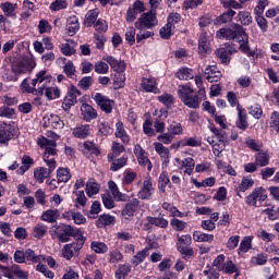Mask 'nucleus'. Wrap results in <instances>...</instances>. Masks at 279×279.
<instances>
[{
    "label": "nucleus",
    "instance_id": "nucleus-1",
    "mask_svg": "<svg viewBox=\"0 0 279 279\" xmlns=\"http://www.w3.org/2000/svg\"><path fill=\"white\" fill-rule=\"evenodd\" d=\"M219 40H235L240 45L239 49L246 56H254V51L250 48V35L240 24H233L231 27L220 28L216 33Z\"/></svg>",
    "mask_w": 279,
    "mask_h": 279
},
{
    "label": "nucleus",
    "instance_id": "nucleus-2",
    "mask_svg": "<svg viewBox=\"0 0 279 279\" xmlns=\"http://www.w3.org/2000/svg\"><path fill=\"white\" fill-rule=\"evenodd\" d=\"M179 99L187 106V108L197 109L199 108V104H202V98L198 95H194L195 90L191 88L187 84L179 85L177 89Z\"/></svg>",
    "mask_w": 279,
    "mask_h": 279
},
{
    "label": "nucleus",
    "instance_id": "nucleus-3",
    "mask_svg": "<svg viewBox=\"0 0 279 279\" xmlns=\"http://www.w3.org/2000/svg\"><path fill=\"white\" fill-rule=\"evenodd\" d=\"M209 129L214 136L207 137V143L211 145L214 155L219 157L221 156V151L226 149V141H228V135L226 134V131L219 130L215 125H211Z\"/></svg>",
    "mask_w": 279,
    "mask_h": 279
},
{
    "label": "nucleus",
    "instance_id": "nucleus-4",
    "mask_svg": "<svg viewBox=\"0 0 279 279\" xmlns=\"http://www.w3.org/2000/svg\"><path fill=\"white\" fill-rule=\"evenodd\" d=\"M71 236L77 241V239H86L84 233L78 228H74L71 225H60L57 232V239L60 243H69Z\"/></svg>",
    "mask_w": 279,
    "mask_h": 279
},
{
    "label": "nucleus",
    "instance_id": "nucleus-5",
    "mask_svg": "<svg viewBox=\"0 0 279 279\" xmlns=\"http://www.w3.org/2000/svg\"><path fill=\"white\" fill-rule=\"evenodd\" d=\"M137 186L138 199H145L147 202H149V199H153L154 194L156 193V186H154V180H151V177L147 175L144 178V180H140L137 182Z\"/></svg>",
    "mask_w": 279,
    "mask_h": 279
},
{
    "label": "nucleus",
    "instance_id": "nucleus-6",
    "mask_svg": "<svg viewBox=\"0 0 279 279\" xmlns=\"http://www.w3.org/2000/svg\"><path fill=\"white\" fill-rule=\"evenodd\" d=\"M37 94L45 95V97L51 101L53 99H60L61 92L58 86H53V77L50 75L48 78H46V82L41 85V88L37 89Z\"/></svg>",
    "mask_w": 279,
    "mask_h": 279
},
{
    "label": "nucleus",
    "instance_id": "nucleus-7",
    "mask_svg": "<svg viewBox=\"0 0 279 279\" xmlns=\"http://www.w3.org/2000/svg\"><path fill=\"white\" fill-rule=\"evenodd\" d=\"M156 25H158V17H156V13L153 11L143 13L135 22L136 29H154Z\"/></svg>",
    "mask_w": 279,
    "mask_h": 279
},
{
    "label": "nucleus",
    "instance_id": "nucleus-8",
    "mask_svg": "<svg viewBox=\"0 0 279 279\" xmlns=\"http://www.w3.org/2000/svg\"><path fill=\"white\" fill-rule=\"evenodd\" d=\"M193 243V238L191 234L180 235L178 236L177 250L184 256V258H192L195 252L191 247Z\"/></svg>",
    "mask_w": 279,
    "mask_h": 279
},
{
    "label": "nucleus",
    "instance_id": "nucleus-9",
    "mask_svg": "<svg viewBox=\"0 0 279 279\" xmlns=\"http://www.w3.org/2000/svg\"><path fill=\"white\" fill-rule=\"evenodd\" d=\"M85 243L86 238L76 239L74 242L63 245L61 250L62 257L65 258V260H71L75 254H80V251L84 247Z\"/></svg>",
    "mask_w": 279,
    "mask_h": 279
},
{
    "label": "nucleus",
    "instance_id": "nucleus-10",
    "mask_svg": "<svg viewBox=\"0 0 279 279\" xmlns=\"http://www.w3.org/2000/svg\"><path fill=\"white\" fill-rule=\"evenodd\" d=\"M36 68V62L33 60H24L20 61L12 66L13 73H15L14 77H11L12 82H16L19 80V75H25V73H32L34 69Z\"/></svg>",
    "mask_w": 279,
    "mask_h": 279
},
{
    "label": "nucleus",
    "instance_id": "nucleus-11",
    "mask_svg": "<svg viewBox=\"0 0 279 279\" xmlns=\"http://www.w3.org/2000/svg\"><path fill=\"white\" fill-rule=\"evenodd\" d=\"M37 145L45 149L43 158H53V156H58V144L56 140H48L45 136H40L37 138Z\"/></svg>",
    "mask_w": 279,
    "mask_h": 279
},
{
    "label": "nucleus",
    "instance_id": "nucleus-12",
    "mask_svg": "<svg viewBox=\"0 0 279 279\" xmlns=\"http://www.w3.org/2000/svg\"><path fill=\"white\" fill-rule=\"evenodd\" d=\"M265 199H267V190H265L263 186H259L255 187L252 193L246 196V204L247 206L258 208V206H260Z\"/></svg>",
    "mask_w": 279,
    "mask_h": 279
},
{
    "label": "nucleus",
    "instance_id": "nucleus-13",
    "mask_svg": "<svg viewBox=\"0 0 279 279\" xmlns=\"http://www.w3.org/2000/svg\"><path fill=\"white\" fill-rule=\"evenodd\" d=\"M77 97H82V92H80V89H77V87H75L74 85L70 86V89L62 102V108L65 112H69V110H71V107L77 104Z\"/></svg>",
    "mask_w": 279,
    "mask_h": 279
},
{
    "label": "nucleus",
    "instance_id": "nucleus-14",
    "mask_svg": "<svg viewBox=\"0 0 279 279\" xmlns=\"http://www.w3.org/2000/svg\"><path fill=\"white\" fill-rule=\"evenodd\" d=\"M93 99L102 110V112H106L107 114H110V112H112L114 101L108 98V96H104L101 93H96L93 95Z\"/></svg>",
    "mask_w": 279,
    "mask_h": 279
},
{
    "label": "nucleus",
    "instance_id": "nucleus-15",
    "mask_svg": "<svg viewBox=\"0 0 279 279\" xmlns=\"http://www.w3.org/2000/svg\"><path fill=\"white\" fill-rule=\"evenodd\" d=\"M142 12H145V4L141 0H136L126 11V23H134Z\"/></svg>",
    "mask_w": 279,
    "mask_h": 279
},
{
    "label": "nucleus",
    "instance_id": "nucleus-16",
    "mask_svg": "<svg viewBox=\"0 0 279 279\" xmlns=\"http://www.w3.org/2000/svg\"><path fill=\"white\" fill-rule=\"evenodd\" d=\"M134 154L137 158V162L141 167H146L149 171H151V161H149V157L147 151L143 149V147L138 144L134 146Z\"/></svg>",
    "mask_w": 279,
    "mask_h": 279
},
{
    "label": "nucleus",
    "instance_id": "nucleus-17",
    "mask_svg": "<svg viewBox=\"0 0 279 279\" xmlns=\"http://www.w3.org/2000/svg\"><path fill=\"white\" fill-rule=\"evenodd\" d=\"M45 128H53L54 130H62L64 128V121L60 119V116L49 113L44 117Z\"/></svg>",
    "mask_w": 279,
    "mask_h": 279
},
{
    "label": "nucleus",
    "instance_id": "nucleus-18",
    "mask_svg": "<svg viewBox=\"0 0 279 279\" xmlns=\"http://www.w3.org/2000/svg\"><path fill=\"white\" fill-rule=\"evenodd\" d=\"M213 40L211 36H208V33H202L198 39V53L201 56H206L213 50L210 49V43Z\"/></svg>",
    "mask_w": 279,
    "mask_h": 279
},
{
    "label": "nucleus",
    "instance_id": "nucleus-19",
    "mask_svg": "<svg viewBox=\"0 0 279 279\" xmlns=\"http://www.w3.org/2000/svg\"><path fill=\"white\" fill-rule=\"evenodd\" d=\"M141 86L145 93H154L155 95H158L160 93V89L158 88V81L156 77H143L141 82Z\"/></svg>",
    "mask_w": 279,
    "mask_h": 279
},
{
    "label": "nucleus",
    "instance_id": "nucleus-20",
    "mask_svg": "<svg viewBox=\"0 0 279 279\" xmlns=\"http://www.w3.org/2000/svg\"><path fill=\"white\" fill-rule=\"evenodd\" d=\"M0 10H2L4 16L8 19L16 20L19 14V4L7 1L0 4Z\"/></svg>",
    "mask_w": 279,
    "mask_h": 279
},
{
    "label": "nucleus",
    "instance_id": "nucleus-21",
    "mask_svg": "<svg viewBox=\"0 0 279 279\" xmlns=\"http://www.w3.org/2000/svg\"><path fill=\"white\" fill-rule=\"evenodd\" d=\"M175 162L179 163L180 169H184V175H193V171L195 170V159L191 157L184 159L177 158Z\"/></svg>",
    "mask_w": 279,
    "mask_h": 279
},
{
    "label": "nucleus",
    "instance_id": "nucleus-22",
    "mask_svg": "<svg viewBox=\"0 0 279 279\" xmlns=\"http://www.w3.org/2000/svg\"><path fill=\"white\" fill-rule=\"evenodd\" d=\"M102 60L107 62L113 69V71H117V73H124L125 72V61L117 60L114 57L107 54L102 57Z\"/></svg>",
    "mask_w": 279,
    "mask_h": 279
},
{
    "label": "nucleus",
    "instance_id": "nucleus-23",
    "mask_svg": "<svg viewBox=\"0 0 279 279\" xmlns=\"http://www.w3.org/2000/svg\"><path fill=\"white\" fill-rule=\"evenodd\" d=\"M78 147L82 154H84V156H87V158L90 156H99V154H101L97 145H95V143L93 142H84L80 144Z\"/></svg>",
    "mask_w": 279,
    "mask_h": 279
},
{
    "label": "nucleus",
    "instance_id": "nucleus-24",
    "mask_svg": "<svg viewBox=\"0 0 279 279\" xmlns=\"http://www.w3.org/2000/svg\"><path fill=\"white\" fill-rule=\"evenodd\" d=\"M93 133V128L90 124H78L72 130V134L75 138H88V136Z\"/></svg>",
    "mask_w": 279,
    "mask_h": 279
},
{
    "label": "nucleus",
    "instance_id": "nucleus-25",
    "mask_svg": "<svg viewBox=\"0 0 279 279\" xmlns=\"http://www.w3.org/2000/svg\"><path fill=\"white\" fill-rule=\"evenodd\" d=\"M205 77L210 84H213L215 82H219V80L222 77V74L221 71L217 69V65H209L205 69Z\"/></svg>",
    "mask_w": 279,
    "mask_h": 279
},
{
    "label": "nucleus",
    "instance_id": "nucleus-26",
    "mask_svg": "<svg viewBox=\"0 0 279 279\" xmlns=\"http://www.w3.org/2000/svg\"><path fill=\"white\" fill-rule=\"evenodd\" d=\"M81 114L84 121H86L87 123H90L93 119L97 117V110H95V108H93V106L88 104H83L81 106Z\"/></svg>",
    "mask_w": 279,
    "mask_h": 279
},
{
    "label": "nucleus",
    "instance_id": "nucleus-27",
    "mask_svg": "<svg viewBox=\"0 0 279 279\" xmlns=\"http://www.w3.org/2000/svg\"><path fill=\"white\" fill-rule=\"evenodd\" d=\"M108 186H109V190L111 191L113 198L117 202H130V196L121 193V191H119V186H117V183H114V181H109Z\"/></svg>",
    "mask_w": 279,
    "mask_h": 279
},
{
    "label": "nucleus",
    "instance_id": "nucleus-28",
    "mask_svg": "<svg viewBox=\"0 0 279 279\" xmlns=\"http://www.w3.org/2000/svg\"><path fill=\"white\" fill-rule=\"evenodd\" d=\"M236 111H238V120L235 122L236 128L243 131L247 130V128H250V124L247 123V113L245 112V109L238 106Z\"/></svg>",
    "mask_w": 279,
    "mask_h": 279
},
{
    "label": "nucleus",
    "instance_id": "nucleus-29",
    "mask_svg": "<svg viewBox=\"0 0 279 279\" xmlns=\"http://www.w3.org/2000/svg\"><path fill=\"white\" fill-rule=\"evenodd\" d=\"M66 32L69 36H75L80 32V19L75 15L68 17L66 20Z\"/></svg>",
    "mask_w": 279,
    "mask_h": 279
},
{
    "label": "nucleus",
    "instance_id": "nucleus-30",
    "mask_svg": "<svg viewBox=\"0 0 279 279\" xmlns=\"http://www.w3.org/2000/svg\"><path fill=\"white\" fill-rule=\"evenodd\" d=\"M12 125L2 122L0 123V143H8V141H12Z\"/></svg>",
    "mask_w": 279,
    "mask_h": 279
},
{
    "label": "nucleus",
    "instance_id": "nucleus-31",
    "mask_svg": "<svg viewBox=\"0 0 279 279\" xmlns=\"http://www.w3.org/2000/svg\"><path fill=\"white\" fill-rule=\"evenodd\" d=\"M49 76L50 75H47V71L45 70H41L39 73L36 74V78L32 80L31 82V86L34 93H36V84H38V90H40V88L43 87V84L45 86V83L47 82Z\"/></svg>",
    "mask_w": 279,
    "mask_h": 279
},
{
    "label": "nucleus",
    "instance_id": "nucleus-32",
    "mask_svg": "<svg viewBox=\"0 0 279 279\" xmlns=\"http://www.w3.org/2000/svg\"><path fill=\"white\" fill-rule=\"evenodd\" d=\"M116 137L120 138L122 143H124V145H128L130 143V135L125 131V126L121 121L116 123Z\"/></svg>",
    "mask_w": 279,
    "mask_h": 279
},
{
    "label": "nucleus",
    "instance_id": "nucleus-33",
    "mask_svg": "<svg viewBox=\"0 0 279 279\" xmlns=\"http://www.w3.org/2000/svg\"><path fill=\"white\" fill-rule=\"evenodd\" d=\"M98 17H99V9L89 10L85 14L84 25L86 27H93V25H95L97 23Z\"/></svg>",
    "mask_w": 279,
    "mask_h": 279
},
{
    "label": "nucleus",
    "instance_id": "nucleus-34",
    "mask_svg": "<svg viewBox=\"0 0 279 279\" xmlns=\"http://www.w3.org/2000/svg\"><path fill=\"white\" fill-rule=\"evenodd\" d=\"M193 240L196 243H213L215 241V235L204 233L202 231H194L193 232Z\"/></svg>",
    "mask_w": 279,
    "mask_h": 279
},
{
    "label": "nucleus",
    "instance_id": "nucleus-35",
    "mask_svg": "<svg viewBox=\"0 0 279 279\" xmlns=\"http://www.w3.org/2000/svg\"><path fill=\"white\" fill-rule=\"evenodd\" d=\"M154 146L155 151L160 156L165 165H169V148L165 147V145H162L160 142H155Z\"/></svg>",
    "mask_w": 279,
    "mask_h": 279
},
{
    "label": "nucleus",
    "instance_id": "nucleus-36",
    "mask_svg": "<svg viewBox=\"0 0 279 279\" xmlns=\"http://www.w3.org/2000/svg\"><path fill=\"white\" fill-rule=\"evenodd\" d=\"M25 258L26 263H38L39 265V263H43L45 260V255L38 254L32 248H27L25 251Z\"/></svg>",
    "mask_w": 279,
    "mask_h": 279
},
{
    "label": "nucleus",
    "instance_id": "nucleus-37",
    "mask_svg": "<svg viewBox=\"0 0 279 279\" xmlns=\"http://www.w3.org/2000/svg\"><path fill=\"white\" fill-rule=\"evenodd\" d=\"M60 217V211L58 209H47L41 215V221H46L47 223H56Z\"/></svg>",
    "mask_w": 279,
    "mask_h": 279
},
{
    "label": "nucleus",
    "instance_id": "nucleus-38",
    "mask_svg": "<svg viewBox=\"0 0 279 279\" xmlns=\"http://www.w3.org/2000/svg\"><path fill=\"white\" fill-rule=\"evenodd\" d=\"M114 216L108 214L100 215L96 220L97 228H106V226H114Z\"/></svg>",
    "mask_w": 279,
    "mask_h": 279
},
{
    "label": "nucleus",
    "instance_id": "nucleus-39",
    "mask_svg": "<svg viewBox=\"0 0 279 279\" xmlns=\"http://www.w3.org/2000/svg\"><path fill=\"white\" fill-rule=\"evenodd\" d=\"M49 175H51V172L45 167H39L34 170V178L39 184H43Z\"/></svg>",
    "mask_w": 279,
    "mask_h": 279
},
{
    "label": "nucleus",
    "instance_id": "nucleus-40",
    "mask_svg": "<svg viewBox=\"0 0 279 279\" xmlns=\"http://www.w3.org/2000/svg\"><path fill=\"white\" fill-rule=\"evenodd\" d=\"M252 241H254V236L247 235L242 239L240 242V246L238 248V254H247L250 252V248L252 247Z\"/></svg>",
    "mask_w": 279,
    "mask_h": 279
},
{
    "label": "nucleus",
    "instance_id": "nucleus-41",
    "mask_svg": "<svg viewBox=\"0 0 279 279\" xmlns=\"http://www.w3.org/2000/svg\"><path fill=\"white\" fill-rule=\"evenodd\" d=\"M169 184H171L169 173L167 171H162L158 179V189L160 193H167V186H169Z\"/></svg>",
    "mask_w": 279,
    "mask_h": 279
},
{
    "label": "nucleus",
    "instance_id": "nucleus-42",
    "mask_svg": "<svg viewBox=\"0 0 279 279\" xmlns=\"http://www.w3.org/2000/svg\"><path fill=\"white\" fill-rule=\"evenodd\" d=\"M90 250L94 254H108V244L101 241H93L90 243Z\"/></svg>",
    "mask_w": 279,
    "mask_h": 279
},
{
    "label": "nucleus",
    "instance_id": "nucleus-43",
    "mask_svg": "<svg viewBox=\"0 0 279 279\" xmlns=\"http://www.w3.org/2000/svg\"><path fill=\"white\" fill-rule=\"evenodd\" d=\"M34 165V160L28 155H24L22 157V166L17 169L19 175H24L26 171H29L32 166Z\"/></svg>",
    "mask_w": 279,
    "mask_h": 279
},
{
    "label": "nucleus",
    "instance_id": "nucleus-44",
    "mask_svg": "<svg viewBox=\"0 0 279 279\" xmlns=\"http://www.w3.org/2000/svg\"><path fill=\"white\" fill-rule=\"evenodd\" d=\"M147 256H149V247H146V248L137 252V254L133 256L131 263H132V265H134V267H138V265H141V263L145 262V258H147Z\"/></svg>",
    "mask_w": 279,
    "mask_h": 279
},
{
    "label": "nucleus",
    "instance_id": "nucleus-45",
    "mask_svg": "<svg viewBox=\"0 0 279 279\" xmlns=\"http://www.w3.org/2000/svg\"><path fill=\"white\" fill-rule=\"evenodd\" d=\"M175 77L178 80L181 81H189V80H193V77H195V75L193 74V70L190 68H181L177 71L175 73Z\"/></svg>",
    "mask_w": 279,
    "mask_h": 279
},
{
    "label": "nucleus",
    "instance_id": "nucleus-46",
    "mask_svg": "<svg viewBox=\"0 0 279 279\" xmlns=\"http://www.w3.org/2000/svg\"><path fill=\"white\" fill-rule=\"evenodd\" d=\"M108 256V263H110V265H117V263L123 260V253H121L119 248L110 250Z\"/></svg>",
    "mask_w": 279,
    "mask_h": 279
},
{
    "label": "nucleus",
    "instance_id": "nucleus-47",
    "mask_svg": "<svg viewBox=\"0 0 279 279\" xmlns=\"http://www.w3.org/2000/svg\"><path fill=\"white\" fill-rule=\"evenodd\" d=\"M254 186V179L252 177H244L242 178L236 191L238 195L239 193H245V191H248V189H252Z\"/></svg>",
    "mask_w": 279,
    "mask_h": 279
},
{
    "label": "nucleus",
    "instance_id": "nucleus-48",
    "mask_svg": "<svg viewBox=\"0 0 279 279\" xmlns=\"http://www.w3.org/2000/svg\"><path fill=\"white\" fill-rule=\"evenodd\" d=\"M63 73H65L66 77L70 80H77V70L75 69V64L73 61H68L63 66Z\"/></svg>",
    "mask_w": 279,
    "mask_h": 279
},
{
    "label": "nucleus",
    "instance_id": "nucleus-49",
    "mask_svg": "<svg viewBox=\"0 0 279 279\" xmlns=\"http://www.w3.org/2000/svg\"><path fill=\"white\" fill-rule=\"evenodd\" d=\"M255 162L257 167H267V165H269V154H267V151L259 150L255 155Z\"/></svg>",
    "mask_w": 279,
    "mask_h": 279
},
{
    "label": "nucleus",
    "instance_id": "nucleus-50",
    "mask_svg": "<svg viewBox=\"0 0 279 279\" xmlns=\"http://www.w3.org/2000/svg\"><path fill=\"white\" fill-rule=\"evenodd\" d=\"M146 219H147L148 223H150V226H156L157 228H168V226H169V220H167L162 217L148 216Z\"/></svg>",
    "mask_w": 279,
    "mask_h": 279
},
{
    "label": "nucleus",
    "instance_id": "nucleus-51",
    "mask_svg": "<svg viewBox=\"0 0 279 279\" xmlns=\"http://www.w3.org/2000/svg\"><path fill=\"white\" fill-rule=\"evenodd\" d=\"M130 271H132V266L128 264L119 265L117 271H116V278L117 279H125L130 275Z\"/></svg>",
    "mask_w": 279,
    "mask_h": 279
},
{
    "label": "nucleus",
    "instance_id": "nucleus-52",
    "mask_svg": "<svg viewBox=\"0 0 279 279\" xmlns=\"http://www.w3.org/2000/svg\"><path fill=\"white\" fill-rule=\"evenodd\" d=\"M239 23H241V25H244L245 27H247L248 25H252V14L250 13V11H240L238 13L236 16Z\"/></svg>",
    "mask_w": 279,
    "mask_h": 279
},
{
    "label": "nucleus",
    "instance_id": "nucleus-53",
    "mask_svg": "<svg viewBox=\"0 0 279 279\" xmlns=\"http://www.w3.org/2000/svg\"><path fill=\"white\" fill-rule=\"evenodd\" d=\"M216 56L219 58L222 64H229L230 56H232V52L226 48H219L216 50Z\"/></svg>",
    "mask_w": 279,
    "mask_h": 279
},
{
    "label": "nucleus",
    "instance_id": "nucleus-54",
    "mask_svg": "<svg viewBox=\"0 0 279 279\" xmlns=\"http://www.w3.org/2000/svg\"><path fill=\"white\" fill-rule=\"evenodd\" d=\"M234 14H236V12L232 9H229L227 12L222 13L216 19V25H221V23H230V21H232L234 17Z\"/></svg>",
    "mask_w": 279,
    "mask_h": 279
},
{
    "label": "nucleus",
    "instance_id": "nucleus-55",
    "mask_svg": "<svg viewBox=\"0 0 279 279\" xmlns=\"http://www.w3.org/2000/svg\"><path fill=\"white\" fill-rule=\"evenodd\" d=\"M99 189L100 186L98 185L97 182H95V180H89L87 183H86V195L88 197H93L94 195H97V193H99Z\"/></svg>",
    "mask_w": 279,
    "mask_h": 279
},
{
    "label": "nucleus",
    "instance_id": "nucleus-56",
    "mask_svg": "<svg viewBox=\"0 0 279 279\" xmlns=\"http://www.w3.org/2000/svg\"><path fill=\"white\" fill-rule=\"evenodd\" d=\"M57 180L63 183L69 182V180H71V170H69V168H58Z\"/></svg>",
    "mask_w": 279,
    "mask_h": 279
},
{
    "label": "nucleus",
    "instance_id": "nucleus-57",
    "mask_svg": "<svg viewBox=\"0 0 279 279\" xmlns=\"http://www.w3.org/2000/svg\"><path fill=\"white\" fill-rule=\"evenodd\" d=\"M173 32H175V26H171V24H166L160 28L159 34L163 40H169L171 36H173Z\"/></svg>",
    "mask_w": 279,
    "mask_h": 279
},
{
    "label": "nucleus",
    "instance_id": "nucleus-58",
    "mask_svg": "<svg viewBox=\"0 0 279 279\" xmlns=\"http://www.w3.org/2000/svg\"><path fill=\"white\" fill-rule=\"evenodd\" d=\"M157 99L158 101H160V104H163L166 108H171V106H173L175 101V98L173 97V95L167 94V93L158 96Z\"/></svg>",
    "mask_w": 279,
    "mask_h": 279
},
{
    "label": "nucleus",
    "instance_id": "nucleus-59",
    "mask_svg": "<svg viewBox=\"0 0 279 279\" xmlns=\"http://www.w3.org/2000/svg\"><path fill=\"white\" fill-rule=\"evenodd\" d=\"M11 271L13 276H15L17 279H28L29 278V272L22 270L21 266L13 264L11 266Z\"/></svg>",
    "mask_w": 279,
    "mask_h": 279
},
{
    "label": "nucleus",
    "instance_id": "nucleus-60",
    "mask_svg": "<svg viewBox=\"0 0 279 279\" xmlns=\"http://www.w3.org/2000/svg\"><path fill=\"white\" fill-rule=\"evenodd\" d=\"M47 226H45L44 223H37L34 228H33V236H35V239H43V236H45V234H47Z\"/></svg>",
    "mask_w": 279,
    "mask_h": 279
},
{
    "label": "nucleus",
    "instance_id": "nucleus-61",
    "mask_svg": "<svg viewBox=\"0 0 279 279\" xmlns=\"http://www.w3.org/2000/svg\"><path fill=\"white\" fill-rule=\"evenodd\" d=\"M268 257L265 253H258L257 255L253 256L250 260L251 265H267Z\"/></svg>",
    "mask_w": 279,
    "mask_h": 279
},
{
    "label": "nucleus",
    "instance_id": "nucleus-62",
    "mask_svg": "<svg viewBox=\"0 0 279 279\" xmlns=\"http://www.w3.org/2000/svg\"><path fill=\"white\" fill-rule=\"evenodd\" d=\"M128 165V157L122 156L119 159H116L111 162L110 169L111 171H119V169H123Z\"/></svg>",
    "mask_w": 279,
    "mask_h": 279
},
{
    "label": "nucleus",
    "instance_id": "nucleus-63",
    "mask_svg": "<svg viewBox=\"0 0 279 279\" xmlns=\"http://www.w3.org/2000/svg\"><path fill=\"white\" fill-rule=\"evenodd\" d=\"M270 129L274 132H277V134H279V112L278 111H274L270 114V122H269Z\"/></svg>",
    "mask_w": 279,
    "mask_h": 279
},
{
    "label": "nucleus",
    "instance_id": "nucleus-64",
    "mask_svg": "<svg viewBox=\"0 0 279 279\" xmlns=\"http://www.w3.org/2000/svg\"><path fill=\"white\" fill-rule=\"evenodd\" d=\"M203 276L207 279H219V271L215 267L207 266L203 271Z\"/></svg>",
    "mask_w": 279,
    "mask_h": 279
}]
</instances>
